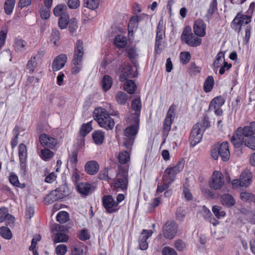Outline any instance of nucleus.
I'll use <instances>...</instances> for the list:
<instances>
[{"label": "nucleus", "instance_id": "nucleus-1", "mask_svg": "<svg viewBox=\"0 0 255 255\" xmlns=\"http://www.w3.org/2000/svg\"><path fill=\"white\" fill-rule=\"evenodd\" d=\"M127 122L129 126L124 130V135L126 137L124 145L128 149H130L133 145L139 128V114L134 113L127 118Z\"/></svg>", "mask_w": 255, "mask_h": 255}, {"label": "nucleus", "instance_id": "nucleus-2", "mask_svg": "<svg viewBox=\"0 0 255 255\" xmlns=\"http://www.w3.org/2000/svg\"><path fill=\"white\" fill-rule=\"evenodd\" d=\"M93 117L99 125L106 129H112L115 126L113 119L102 108H96L93 112Z\"/></svg>", "mask_w": 255, "mask_h": 255}, {"label": "nucleus", "instance_id": "nucleus-3", "mask_svg": "<svg viewBox=\"0 0 255 255\" xmlns=\"http://www.w3.org/2000/svg\"><path fill=\"white\" fill-rule=\"evenodd\" d=\"M229 145L228 141H224L220 144L218 143L213 145L211 149L212 157L217 160L220 155L223 161H227L230 157Z\"/></svg>", "mask_w": 255, "mask_h": 255}, {"label": "nucleus", "instance_id": "nucleus-4", "mask_svg": "<svg viewBox=\"0 0 255 255\" xmlns=\"http://www.w3.org/2000/svg\"><path fill=\"white\" fill-rule=\"evenodd\" d=\"M119 172L114 182V189L117 191L127 190L128 185V172L126 167L119 166Z\"/></svg>", "mask_w": 255, "mask_h": 255}, {"label": "nucleus", "instance_id": "nucleus-5", "mask_svg": "<svg viewBox=\"0 0 255 255\" xmlns=\"http://www.w3.org/2000/svg\"><path fill=\"white\" fill-rule=\"evenodd\" d=\"M244 145L249 148L255 150V122H252L245 127Z\"/></svg>", "mask_w": 255, "mask_h": 255}, {"label": "nucleus", "instance_id": "nucleus-6", "mask_svg": "<svg viewBox=\"0 0 255 255\" xmlns=\"http://www.w3.org/2000/svg\"><path fill=\"white\" fill-rule=\"evenodd\" d=\"M184 165V161L181 160L175 166L167 168L164 172L163 181H167L169 183H172L175 180L176 174L183 170Z\"/></svg>", "mask_w": 255, "mask_h": 255}, {"label": "nucleus", "instance_id": "nucleus-7", "mask_svg": "<svg viewBox=\"0 0 255 255\" xmlns=\"http://www.w3.org/2000/svg\"><path fill=\"white\" fill-rule=\"evenodd\" d=\"M181 40L190 46L197 47L200 45L202 42V39L191 32L190 27H186L183 30L181 36Z\"/></svg>", "mask_w": 255, "mask_h": 255}, {"label": "nucleus", "instance_id": "nucleus-8", "mask_svg": "<svg viewBox=\"0 0 255 255\" xmlns=\"http://www.w3.org/2000/svg\"><path fill=\"white\" fill-rule=\"evenodd\" d=\"M119 70L121 73L120 76V80L121 82H124L127 79L134 78L137 76V68L129 64H122Z\"/></svg>", "mask_w": 255, "mask_h": 255}, {"label": "nucleus", "instance_id": "nucleus-9", "mask_svg": "<svg viewBox=\"0 0 255 255\" xmlns=\"http://www.w3.org/2000/svg\"><path fill=\"white\" fill-rule=\"evenodd\" d=\"M251 15H248L239 12L232 21L231 27L236 32L239 33L244 23L248 24L251 21Z\"/></svg>", "mask_w": 255, "mask_h": 255}, {"label": "nucleus", "instance_id": "nucleus-10", "mask_svg": "<svg viewBox=\"0 0 255 255\" xmlns=\"http://www.w3.org/2000/svg\"><path fill=\"white\" fill-rule=\"evenodd\" d=\"M201 127L202 124L197 123L192 128L189 139L192 147H194L202 139L204 131L201 129Z\"/></svg>", "mask_w": 255, "mask_h": 255}, {"label": "nucleus", "instance_id": "nucleus-11", "mask_svg": "<svg viewBox=\"0 0 255 255\" xmlns=\"http://www.w3.org/2000/svg\"><path fill=\"white\" fill-rule=\"evenodd\" d=\"M18 157L20 173L25 175L27 172V152L26 146L24 143H20L18 146Z\"/></svg>", "mask_w": 255, "mask_h": 255}, {"label": "nucleus", "instance_id": "nucleus-12", "mask_svg": "<svg viewBox=\"0 0 255 255\" xmlns=\"http://www.w3.org/2000/svg\"><path fill=\"white\" fill-rule=\"evenodd\" d=\"M224 177L222 173L218 171H215L209 181V187L213 190L221 189L224 185Z\"/></svg>", "mask_w": 255, "mask_h": 255}, {"label": "nucleus", "instance_id": "nucleus-13", "mask_svg": "<svg viewBox=\"0 0 255 255\" xmlns=\"http://www.w3.org/2000/svg\"><path fill=\"white\" fill-rule=\"evenodd\" d=\"M102 204L107 213L112 214L116 213L119 210L117 207L115 201L111 195H104L102 198Z\"/></svg>", "mask_w": 255, "mask_h": 255}, {"label": "nucleus", "instance_id": "nucleus-14", "mask_svg": "<svg viewBox=\"0 0 255 255\" xmlns=\"http://www.w3.org/2000/svg\"><path fill=\"white\" fill-rule=\"evenodd\" d=\"M245 127L238 128L231 139V141L236 148L240 147L244 144Z\"/></svg>", "mask_w": 255, "mask_h": 255}, {"label": "nucleus", "instance_id": "nucleus-15", "mask_svg": "<svg viewBox=\"0 0 255 255\" xmlns=\"http://www.w3.org/2000/svg\"><path fill=\"white\" fill-rule=\"evenodd\" d=\"M177 227L174 222H166L163 226V235L167 239H172L177 233Z\"/></svg>", "mask_w": 255, "mask_h": 255}, {"label": "nucleus", "instance_id": "nucleus-16", "mask_svg": "<svg viewBox=\"0 0 255 255\" xmlns=\"http://www.w3.org/2000/svg\"><path fill=\"white\" fill-rule=\"evenodd\" d=\"M153 234L151 230L143 229L142 230L139 238V247L141 250H146L148 247L147 239L150 237Z\"/></svg>", "mask_w": 255, "mask_h": 255}, {"label": "nucleus", "instance_id": "nucleus-17", "mask_svg": "<svg viewBox=\"0 0 255 255\" xmlns=\"http://www.w3.org/2000/svg\"><path fill=\"white\" fill-rule=\"evenodd\" d=\"M67 60V56L65 54H61L56 56L52 62V70L53 71H57L61 69L65 66Z\"/></svg>", "mask_w": 255, "mask_h": 255}, {"label": "nucleus", "instance_id": "nucleus-18", "mask_svg": "<svg viewBox=\"0 0 255 255\" xmlns=\"http://www.w3.org/2000/svg\"><path fill=\"white\" fill-rule=\"evenodd\" d=\"M206 24L202 20H197L195 21L193 26V31L195 34L200 37L204 36L206 34Z\"/></svg>", "mask_w": 255, "mask_h": 255}, {"label": "nucleus", "instance_id": "nucleus-19", "mask_svg": "<svg viewBox=\"0 0 255 255\" xmlns=\"http://www.w3.org/2000/svg\"><path fill=\"white\" fill-rule=\"evenodd\" d=\"M83 41L78 39L76 43L73 59L83 61L84 49Z\"/></svg>", "mask_w": 255, "mask_h": 255}, {"label": "nucleus", "instance_id": "nucleus-20", "mask_svg": "<svg viewBox=\"0 0 255 255\" xmlns=\"http://www.w3.org/2000/svg\"><path fill=\"white\" fill-rule=\"evenodd\" d=\"M85 171L90 175H95L99 170V165L95 160L88 161L85 165Z\"/></svg>", "mask_w": 255, "mask_h": 255}, {"label": "nucleus", "instance_id": "nucleus-21", "mask_svg": "<svg viewBox=\"0 0 255 255\" xmlns=\"http://www.w3.org/2000/svg\"><path fill=\"white\" fill-rule=\"evenodd\" d=\"M77 191L81 195L87 196L91 189V184L87 182H81L76 185Z\"/></svg>", "mask_w": 255, "mask_h": 255}, {"label": "nucleus", "instance_id": "nucleus-22", "mask_svg": "<svg viewBox=\"0 0 255 255\" xmlns=\"http://www.w3.org/2000/svg\"><path fill=\"white\" fill-rule=\"evenodd\" d=\"M240 178L242 183V187H247L251 183L252 173L248 170H245L240 175Z\"/></svg>", "mask_w": 255, "mask_h": 255}, {"label": "nucleus", "instance_id": "nucleus-23", "mask_svg": "<svg viewBox=\"0 0 255 255\" xmlns=\"http://www.w3.org/2000/svg\"><path fill=\"white\" fill-rule=\"evenodd\" d=\"M67 10V7L65 4H59L54 8L53 13L56 17L63 16L69 14Z\"/></svg>", "mask_w": 255, "mask_h": 255}, {"label": "nucleus", "instance_id": "nucleus-24", "mask_svg": "<svg viewBox=\"0 0 255 255\" xmlns=\"http://www.w3.org/2000/svg\"><path fill=\"white\" fill-rule=\"evenodd\" d=\"M221 200L222 204L227 207L233 206L236 203L233 197L230 194L226 193L222 195Z\"/></svg>", "mask_w": 255, "mask_h": 255}, {"label": "nucleus", "instance_id": "nucleus-25", "mask_svg": "<svg viewBox=\"0 0 255 255\" xmlns=\"http://www.w3.org/2000/svg\"><path fill=\"white\" fill-rule=\"evenodd\" d=\"M218 10L217 0H212L210 2L206 17L208 21L212 18L213 15Z\"/></svg>", "mask_w": 255, "mask_h": 255}, {"label": "nucleus", "instance_id": "nucleus-26", "mask_svg": "<svg viewBox=\"0 0 255 255\" xmlns=\"http://www.w3.org/2000/svg\"><path fill=\"white\" fill-rule=\"evenodd\" d=\"M225 102L224 97L221 96H217L213 98L210 103L209 110L212 111V108H215L217 107L222 106Z\"/></svg>", "mask_w": 255, "mask_h": 255}, {"label": "nucleus", "instance_id": "nucleus-27", "mask_svg": "<svg viewBox=\"0 0 255 255\" xmlns=\"http://www.w3.org/2000/svg\"><path fill=\"white\" fill-rule=\"evenodd\" d=\"M92 137L95 144H102L105 139V133L101 130H96L92 134Z\"/></svg>", "mask_w": 255, "mask_h": 255}, {"label": "nucleus", "instance_id": "nucleus-28", "mask_svg": "<svg viewBox=\"0 0 255 255\" xmlns=\"http://www.w3.org/2000/svg\"><path fill=\"white\" fill-rule=\"evenodd\" d=\"M113 79L108 75H105L102 79L101 85L103 90L107 92L112 87Z\"/></svg>", "mask_w": 255, "mask_h": 255}, {"label": "nucleus", "instance_id": "nucleus-29", "mask_svg": "<svg viewBox=\"0 0 255 255\" xmlns=\"http://www.w3.org/2000/svg\"><path fill=\"white\" fill-rule=\"evenodd\" d=\"M55 190L58 194V196L60 199L68 196L70 193L69 188L66 184H63L60 186Z\"/></svg>", "mask_w": 255, "mask_h": 255}, {"label": "nucleus", "instance_id": "nucleus-30", "mask_svg": "<svg viewBox=\"0 0 255 255\" xmlns=\"http://www.w3.org/2000/svg\"><path fill=\"white\" fill-rule=\"evenodd\" d=\"M124 86V89L129 94H133L136 89V86L132 80L127 79L126 80Z\"/></svg>", "mask_w": 255, "mask_h": 255}, {"label": "nucleus", "instance_id": "nucleus-31", "mask_svg": "<svg viewBox=\"0 0 255 255\" xmlns=\"http://www.w3.org/2000/svg\"><path fill=\"white\" fill-rule=\"evenodd\" d=\"M214 85V80L212 76H209L205 79L203 89L206 93H209L212 91Z\"/></svg>", "mask_w": 255, "mask_h": 255}, {"label": "nucleus", "instance_id": "nucleus-32", "mask_svg": "<svg viewBox=\"0 0 255 255\" xmlns=\"http://www.w3.org/2000/svg\"><path fill=\"white\" fill-rule=\"evenodd\" d=\"M58 194L55 190H52L51 192L47 195L44 198V202L45 204H50L53 202L60 199L58 196Z\"/></svg>", "mask_w": 255, "mask_h": 255}, {"label": "nucleus", "instance_id": "nucleus-33", "mask_svg": "<svg viewBox=\"0 0 255 255\" xmlns=\"http://www.w3.org/2000/svg\"><path fill=\"white\" fill-rule=\"evenodd\" d=\"M15 0H5L4 3V10L7 15H10L13 10Z\"/></svg>", "mask_w": 255, "mask_h": 255}, {"label": "nucleus", "instance_id": "nucleus-34", "mask_svg": "<svg viewBox=\"0 0 255 255\" xmlns=\"http://www.w3.org/2000/svg\"><path fill=\"white\" fill-rule=\"evenodd\" d=\"M138 16H132L129 20V23L128 24V33L133 32L134 30H135L138 27Z\"/></svg>", "mask_w": 255, "mask_h": 255}, {"label": "nucleus", "instance_id": "nucleus-35", "mask_svg": "<svg viewBox=\"0 0 255 255\" xmlns=\"http://www.w3.org/2000/svg\"><path fill=\"white\" fill-rule=\"evenodd\" d=\"M37 55L34 56L28 61L26 68L29 70L30 74H32L35 70L37 64Z\"/></svg>", "mask_w": 255, "mask_h": 255}, {"label": "nucleus", "instance_id": "nucleus-36", "mask_svg": "<svg viewBox=\"0 0 255 255\" xmlns=\"http://www.w3.org/2000/svg\"><path fill=\"white\" fill-rule=\"evenodd\" d=\"M114 43L118 47L124 48L127 43V38L123 35L119 34L115 37Z\"/></svg>", "mask_w": 255, "mask_h": 255}, {"label": "nucleus", "instance_id": "nucleus-37", "mask_svg": "<svg viewBox=\"0 0 255 255\" xmlns=\"http://www.w3.org/2000/svg\"><path fill=\"white\" fill-rule=\"evenodd\" d=\"M14 48L16 51H23L26 49V42L21 38H16L14 42Z\"/></svg>", "mask_w": 255, "mask_h": 255}, {"label": "nucleus", "instance_id": "nucleus-38", "mask_svg": "<svg viewBox=\"0 0 255 255\" xmlns=\"http://www.w3.org/2000/svg\"><path fill=\"white\" fill-rule=\"evenodd\" d=\"M100 4V0H84V5L90 9L97 8Z\"/></svg>", "mask_w": 255, "mask_h": 255}, {"label": "nucleus", "instance_id": "nucleus-39", "mask_svg": "<svg viewBox=\"0 0 255 255\" xmlns=\"http://www.w3.org/2000/svg\"><path fill=\"white\" fill-rule=\"evenodd\" d=\"M92 124L90 122L83 124L80 129V134L84 138L92 130Z\"/></svg>", "mask_w": 255, "mask_h": 255}, {"label": "nucleus", "instance_id": "nucleus-40", "mask_svg": "<svg viewBox=\"0 0 255 255\" xmlns=\"http://www.w3.org/2000/svg\"><path fill=\"white\" fill-rule=\"evenodd\" d=\"M69 22V14L60 16L58 19V26L61 29H65L67 27Z\"/></svg>", "mask_w": 255, "mask_h": 255}, {"label": "nucleus", "instance_id": "nucleus-41", "mask_svg": "<svg viewBox=\"0 0 255 255\" xmlns=\"http://www.w3.org/2000/svg\"><path fill=\"white\" fill-rule=\"evenodd\" d=\"M116 99L119 104L125 105L128 101V96L125 92L119 91L116 95Z\"/></svg>", "mask_w": 255, "mask_h": 255}, {"label": "nucleus", "instance_id": "nucleus-42", "mask_svg": "<svg viewBox=\"0 0 255 255\" xmlns=\"http://www.w3.org/2000/svg\"><path fill=\"white\" fill-rule=\"evenodd\" d=\"M212 212L218 219H221L226 216V212L222 209V207L218 205L213 206Z\"/></svg>", "mask_w": 255, "mask_h": 255}, {"label": "nucleus", "instance_id": "nucleus-43", "mask_svg": "<svg viewBox=\"0 0 255 255\" xmlns=\"http://www.w3.org/2000/svg\"><path fill=\"white\" fill-rule=\"evenodd\" d=\"M69 215L68 212L66 211H60L56 216V220L57 222L60 224H63L68 221Z\"/></svg>", "mask_w": 255, "mask_h": 255}, {"label": "nucleus", "instance_id": "nucleus-44", "mask_svg": "<svg viewBox=\"0 0 255 255\" xmlns=\"http://www.w3.org/2000/svg\"><path fill=\"white\" fill-rule=\"evenodd\" d=\"M0 235L2 238L6 240H10L12 237L11 231L7 227H1L0 228Z\"/></svg>", "mask_w": 255, "mask_h": 255}, {"label": "nucleus", "instance_id": "nucleus-45", "mask_svg": "<svg viewBox=\"0 0 255 255\" xmlns=\"http://www.w3.org/2000/svg\"><path fill=\"white\" fill-rule=\"evenodd\" d=\"M82 62L81 60L73 59V66L71 69L72 74L76 75L80 71L82 68Z\"/></svg>", "mask_w": 255, "mask_h": 255}, {"label": "nucleus", "instance_id": "nucleus-46", "mask_svg": "<svg viewBox=\"0 0 255 255\" xmlns=\"http://www.w3.org/2000/svg\"><path fill=\"white\" fill-rule=\"evenodd\" d=\"M173 122L172 119L165 118L163 122L162 132L164 135H167L169 131L171 129V125Z\"/></svg>", "mask_w": 255, "mask_h": 255}, {"label": "nucleus", "instance_id": "nucleus-47", "mask_svg": "<svg viewBox=\"0 0 255 255\" xmlns=\"http://www.w3.org/2000/svg\"><path fill=\"white\" fill-rule=\"evenodd\" d=\"M54 155V153L50 150L45 148L41 150V158L45 161L51 158Z\"/></svg>", "mask_w": 255, "mask_h": 255}, {"label": "nucleus", "instance_id": "nucleus-48", "mask_svg": "<svg viewBox=\"0 0 255 255\" xmlns=\"http://www.w3.org/2000/svg\"><path fill=\"white\" fill-rule=\"evenodd\" d=\"M130 156L129 153L127 151H123L120 152L118 155L119 162L121 164H125L129 161Z\"/></svg>", "mask_w": 255, "mask_h": 255}, {"label": "nucleus", "instance_id": "nucleus-49", "mask_svg": "<svg viewBox=\"0 0 255 255\" xmlns=\"http://www.w3.org/2000/svg\"><path fill=\"white\" fill-rule=\"evenodd\" d=\"M141 103L139 98H135L132 101L131 103V108L133 111L136 112V113L140 114L139 112L141 111Z\"/></svg>", "mask_w": 255, "mask_h": 255}, {"label": "nucleus", "instance_id": "nucleus-50", "mask_svg": "<svg viewBox=\"0 0 255 255\" xmlns=\"http://www.w3.org/2000/svg\"><path fill=\"white\" fill-rule=\"evenodd\" d=\"M164 35V33L156 32L155 42V50L157 53H158V51H160V46L161 45L162 40Z\"/></svg>", "mask_w": 255, "mask_h": 255}, {"label": "nucleus", "instance_id": "nucleus-51", "mask_svg": "<svg viewBox=\"0 0 255 255\" xmlns=\"http://www.w3.org/2000/svg\"><path fill=\"white\" fill-rule=\"evenodd\" d=\"M69 160L72 168H76L78 162V151H73L69 156Z\"/></svg>", "mask_w": 255, "mask_h": 255}, {"label": "nucleus", "instance_id": "nucleus-52", "mask_svg": "<svg viewBox=\"0 0 255 255\" xmlns=\"http://www.w3.org/2000/svg\"><path fill=\"white\" fill-rule=\"evenodd\" d=\"M68 240V237L64 233H57L54 237V242L58 243L60 242H66Z\"/></svg>", "mask_w": 255, "mask_h": 255}, {"label": "nucleus", "instance_id": "nucleus-53", "mask_svg": "<svg viewBox=\"0 0 255 255\" xmlns=\"http://www.w3.org/2000/svg\"><path fill=\"white\" fill-rule=\"evenodd\" d=\"M51 7L42 6L40 9V14L41 18L47 19L50 16Z\"/></svg>", "mask_w": 255, "mask_h": 255}, {"label": "nucleus", "instance_id": "nucleus-54", "mask_svg": "<svg viewBox=\"0 0 255 255\" xmlns=\"http://www.w3.org/2000/svg\"><path fill=\"white\" fill-rule=\"evenodd\" d=\"M205 213H206V218L209 220V221L214 226H216L217 224H219V221L216 220L212 215L210 211L205 208L204 210Z\"/></svg>", "mask_w": 255, "mask_h": 255}, {"label": "nucleus", "instance_id": "nucleus-55", "mask_svg": "<svg viewBox=\"0 0 255 255\" xmlns=\"http://www.w3.org/2000/svg\"><path fill=\"white\" fill-rule=\"evenodd\" d=\"M254 196L253 194L247 192H243L240 194L241 199L246 202L253 201Z\"/></svg>", "mask_w": 255, "mask_h": 255}, {"label": "nucleus", "instance_id": "nucleus-56", "mask_svg": "<svg viewBox=\"0 0 255 255\" xmlns=\"http://www.w3.org/2000/svg\"><path fill=\"white\" fill-rule=\"evenodd\" d=\"M72 179L73 182L75 185L78 184V182L81 180V177L79 174V172L77 168H73L72 171Z\"/></svg>", "mask_w": 255, "mask_h": 255}, {"label": "nucleus", "instance_id": "nucleus-57", "mask_svg": "<svg viewBox=\"0 0 255 255\" xmlns=\"http://www.w3.org/2000/svg\"><path fill=\"white\" fill-rule=\"evenodd\" d=\"M175 217L177 220L183 221L185 217V211L181 207L178 208L175 212Z\"/></svg>", "mask_w": 255, "mask_h": 255}, {"label": "nucleus", "instance_id": "nucleus-58", "mask_svg": "<svg viewBox=\"0 0 255 255\" xmlns=\"http://www.w3.org/2000/svg\"><path fill=\"white\" fill-rule=\"evenodd\" d=\"M69 30L71 33H75L78 28L77 22L76 18H73L71 19L69 22Z\"/></svg>", "mask_w": 255, "mask_h": 255}, {"label": "nucleus", "instance_id": "nucleus-59", "mask_svg": "<svg viewBox=\"0 0 255 255\" xmlns=\"http://www.w3.org/2000/svg\"><path fill=\"white\" fill-rule=\"evenodd\" d=\"M176 106L174 105H172L169 108L165 118L168 119H172L174 121L175 116Z\"/></svg>", "mask_w": 255, "mask_h": 255}, {"label": "nucleus", "instance_id": "nucleus-60", "mask_svg": "<svg viewBox=\"0 0 255 255\" xmlns=\"http://www.w3.org/2000/svg\"><path fill=\"white\" fill-rule=\"evenodd\" d=\"M67 252V248L64 244L58 245L55 249V253L57 255H64Z\"/></svg>", "mask_w": 255, "mask_h": 255}, {"label": "nucleus", "instance_id": "nucleus-61", "mask_svg": "<svg viewBox=\"0 0 255 255\" xmlns=\"http://www.w3.org/2000/svg\"><path fill=\"white\" fill-rule=\"evenodd\" d=\"M8 215V209L6 207L0 208V223L3 222Z\"/></svg>", "mask_w": 255, "mask_h": 255}, {"label": "nucleus", "instance_id": "nucleus-62", "mask_svg": "<svg viewBox=\"0 0 255 255\" xmlns=\"http://www.w3.org/2000/svg\"><path fill=\"white\" fill-rule=\"evenodd\" d=\"M191 55L189 52H182L180 54V60L181 62L185 64L187 63L190 60Z\"/></svg>", "mask_w": 255, "mask_h": 255}, {"label": "nucleus", "instance_id": "nucleus-63", "mask_svg": "<svg viewBox=\"0 0 255 255\" xmlns=\"http://www.w3.org/2000/svg\"><path fill=\"white\" fill-rule=\"evenodd\" d=\"M79 239L83 241H85L90 239V235L88 233V230L83 229L81 230L78 234Z\"/></svg>", "mask_w": 255, "mask_h": 255}, {"label": "nucleus", "instance_id": "nucleus-64", "mask_svg": "<svg viewBox=\"0 0 255 255\" xmlns=\"http://www.w3.org/2000/svg\"><path fill=\"white\" fill-rule=\"evenodd\" d=\"M162 255H177L175 250L169 247H165L162 250Z\"/></svg>", "mask_w": 255, "mask_h": 255}]
</instances>
